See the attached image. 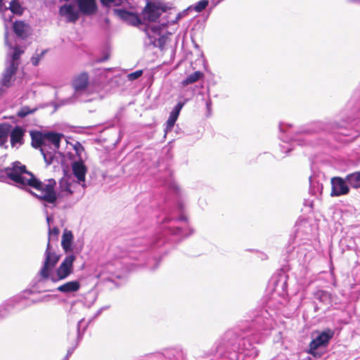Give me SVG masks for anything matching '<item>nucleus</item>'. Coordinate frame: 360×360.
Listing matches in <instances>:
<instances>
[{
	"label": "nucleus",
	"mask_w": 360,
	"mask_h": 360,
	"mask_svg": "<svg viewBox=\"0 0 360 360\" xmlns=\"http://www.w3.org/2000/svg\"><path fill=\"white\" fill-rule=\"evenodd\" d=\"M5 177L9 178L18 187L30 186L34 188L37 193L32 192V194L44 201L45 207L56 206L58 198L54 191L56 184L54 179H48L44 182L39 181L27 170L25 165L18 161L13 162L11 167L0 165V179Z\"/></svg>",
	"instance_id": "obj_1"
},
{
	"label": "nucleus",
	"mask_w": 360,
	"mask_h": 360,
	"mask_svg": "<svg viewBox=\"0 0 360 360\" xmlns=\"http://www.w3.org/2000/svg\"><path fill=\"white\" fill-rule=\"evenodd\" d=\"M32 146L39 148L46 165L53 163L63 134L56 132L42 133L38 131H30Z\"/></svg>",
	"instance_id": "obj_2"
},
{
	"label": "nucleus",
	"mask_w": 360,
	"mask_h": 360,
	"mask_svg": "<svg viewBox=\"0 0 360 360\" xmlns=\"http://www.w3.org/2000/svg\"><path fill=\"white\" fill-rule=\"evenodd\" d=\"M6 30H7L6 26ZM5 43L13 51L12 53L8 52L7 54L6 68L2 73V77L0 80V88L6 94L8 89L13 84L15 80L14 75H15L19 65L18 60L23 53V51L18 46L12 47L11 44L8 41V30L5 32Z\"/></svg>",
	"instance_id": "obj_3"
},
{
	"label": "nucleus",
	"mask_w": 360,
	"mask_h": 360,
	"mask_svg": "<svg viewBox=\"0 0 360 360\" xmlns=\"http://www.w3.org/2000/svg\"><path fill=\"white\" fill-rule=\"evenodd\" d=\"M165 27L161 26L160 22L158 25L148 27L146 30L147 38L145 40V44L157 47L162 51H164L169 39L168 33L164 31ZM169 35H171V33H169Z\"/></svg>",
	"instance_id": "obj_4"
},
{
	"label": "nucleus",
	"mask_w": 360,
	"mask_h": 360,
	"mask_svg": "<svg viewBox=\"0 0 360 360\" xmlns=\"http://www.w3.org/2000/svg\"><path fill=\"white\" fill-rule=\"evenodd\" d=\"M60 259V255H57L53 250L49 241L47 243L46 249L44 253V261L39 270L36 279L39 283L49 280L50 274L53 272V268Z\"/></svg>",
	"instance_id": "obj_5"
},
{
	"label": "nucleus",
	"mask_w": 360,
	"mask_h": 360,
	"mask_svg": "<svg viewBox=\"0 0 360 360\" xmlns=\"http://www.w3.org/2000/svg\"><path fill=\"white\" fill-rule=\"evenodd\" d=\"M76 257L73 254L67 255L59 266L50 274L49 280L53 283L66 279L73 273V263Z\"/></svg>",
	"instance_id": "obj_6"
},
{
	"label": "nucleus",
	"mask_w": 360,
	"mask_h": 360,
	"mask_svg": "<svg viewBox=\"0 0 360 360\" xmlns=\"http://www.w3.org/2000/svg\"><path fill=\"white\" fill-rule=\"evenodd\" d=\"M331 193L332 197H338L345 195L349 193V188L347 184L345 179L339 176H335L331 178Z\"/></svg>",
	"instance_id": "obj_7"
},
{
	"label": "nucleus",
	"mask_w": 360,
	"mask_h": 360,
	"mask_svg": "<svg viewBox=\"0 0 360 360\" xmlns=\"http://www.w3.org/2000/svg\"><path fill=\"white\" fill-rule=\"evenodd\" d=\"M8 10H10L12 13L18 15L22 14L23 11L18 0H4L2 3L0 13H3V18L5 21H11L12 20L11 14H8V16L6 15V12H8Z\"/></svg>",
	"instance_id": "obj_8"
},
{
	"label": "nucleus",
	"mask_w": 360,
	"mask_h": 360,
	"mask_svg": "<svg viewBox=\"0 0 360 360\" xmlns=\"http://www.w3.org/2000/svg\"><path fill=\"white\" fill-rule=\"evenodd\" d=\"M333 335L334 332L330 329H327L321 332L310 342L309 352L312 354L313 351L317 349L318 348L326 346Z\"/></svg>",
	"instance_id": "obj_9"
},
{
	"label": "nucleus",
	"mask_w": 360,
	"mask_h": 360,
	"mask_svg": "<svg viewBox=\"0 0 360 360\" xmlns=\"http://www.w3.org/2000/svg\"><path fill=\"white\" fill-rule=\"evenodd\" d=\"M73 239L72 232L65 229L62 236L61 246L67 254L72 252L79 253L81 251V248L72 246Z\"/></svg>",
	"instance_id": "obj_10"
},
{
	"label": "nucleus",
	"mask_w": 360,
	"mask_h": 360,
	"mask_svg": "<svg viewBox=\"0 0 360 360\" xmlns=\"http://www.w3.org/2000/svg\"><path fill=\"white\" fill-rule=\"evenodd\" d=\"M25 129L20 126L11 127L9 133L11 145L12 147L19 148L24 143V136Z\"/></svg>",
	"instance_id": "obj_11"
},
{
	"label": "nucleus",
	"mask_w": 360,
	"mask_h": 360,
	"mask_svg": "<svg viewBox=\"0 0 360 360\" xmlns=\"http://www.w3.org/2000/svg\"><path fill=\"white\" fill-rule=\"evenodd\" d=\"M60 15L65 16L68 22H75L79 17V10L78 11L75 6L72 4H65L62 6L59 10Z\"/></svg>",
	"instance_id": "obj_12"
},
{
	"label": "nucleus",
	"mask_w": 360,
	"mask_h": 360,
	"mask_svg": "<svg viewBox=\"0 0 360 360\" xmlns=\"http://www.w3.org/2000/svg\"><path fill=\"white\" fill-rule=\"evenodd\" d=\"M72 168L73 174L77 178L78 184H81L82 187H84L86 167L84 162L82 160L74 162Z\"/></svg>",
	"instance_id": "obj_13"
},
{
	"label": "nucleus",
	"mask_w": 360,
	"mask_h": 360,
	"mask_svg": "<svg viewBox=\"0 0 360 360\" xmlns=\"http://www.w3.org/2000/svg\"><path fill=\"white\" fill-rule=\"evenodd\" d=\"M115 13L122 20L130 25H138L141 24L139 17L132 12H129L124 9H115Z\"/></svg>",
	"instance_id": "obj_14"
},
{
	"label": "nucleus",
	"mask_w": 360,
	"mask_h": 360,
	"mask_svg": "<svg viewBox=\"0 0 360 360\" xmlns=\"http://www.w3.org/2000/svg\"><path fill=\"white\" fill-rule=\"evenodd\" d=\"M79 11L84 15L94 14L96 9L95 0H77Z\"/></svg>",
	"instance_id": "obj_15"
},
{
	"label": "nucleus",
	"mask_w": 360,
	"mask_h": 360,
	"mask_svg": "<svg viewBox=\"0 0 360 360\" xmlns=\"http://www.w3.org/2000/svg\"><path fill=\"white\" fill-rule=\"evenodd\" d=\"M184 105V103L179 102L170 112L169 118L166 122V132L171 131Z\"/></svg>",
	"instance_id": "obj_16"
},
{
	"label": "nucleus",
	"mask_w": 360,
	"mask_h": 360,
	"mask_svg": "<svg viewBox=\"0 0 360 360\" xmlns=\"http://www.w3.org/2000/svg\"><path fill=\"white\" fill-rule=\"evenodd\" d=\"M81 284L78 281H71L66 282L58 287L56 290L65 295L77 292L79 290Z\"/></svg>",
	"instance_id": "obj_17"
},
{
	"label": "nucleus",
	"mask_w": 360,
	"mask_h": 360,
	"mask_svg": "<svg viewBox=\"0 0 360 360\" xmlns=\"http://www.w3.org/2000/svg\"><path fill=\"white\" fill-rule=\"evenodd\" d=\"M89 83V76L87 73L82 72L75 78L72 82L73 87L76 92L84 90Z\"/></svg>",
	"instance_id": "obj_18"
},
{
	"label": "nucleus",
	"mask_w": 360,
	"mask_h": 360,
	"mask_svg": "<svg viewBox=\"0 0 360 360\" xmlns=\"http://www.w3.org/2000/svg\"><path fill=\"white\" fill-rule=\"evenodd\" d=\"M164 356L169 360H185L186 354L183 349L179 347L169 348L165 350Z\"/></svg>",
	"instance_id": "obj_19"
},
{
	"label": "nucleus",
	"mask_w": 360,
	"mask_h": 360,
	"mask_svg": "<svg viewBox=\"0 0 360 360\" xmlns=\"http://www.w3.org/2000/svg\"><path fill=\"white\" fill-rule=\"evenodd\" d=\"M11 125L8 123L0 124V146L7 147L8 139L11 131Z\"/></svg>",
	"instance_id": "obj_20"
},
{
	"label": "nucleus",
	"mask_w": 360,
	"mask_h": 360,
	"mask_svg": "<svg viewBox=\"0 0 360 360\" xmlns=\"http://www.w3.org/2000/svg\"><path fill=\"white\" fill-rule=\"evenodd\" d=\"M185 11L183 13H179L175 15L174 18H172V13H167L166 11V14L159 20L158 22L160 23V25L162 27H167L169 24H175L184 15Z\"/></svg>",
	"instance_id": "obj_21"
},
{
	"label": "nucleus",
	"mask_w": 360,
	"mask_h": 360,
	"mask_svg": "<svg viewBox=\"0 0 360 360\" xmlns=\"http://www.w3.org/2000/svg\"><path fill=\"white\" fill-rule=\"evenodd\" d=\"M75 183L69 181L68 180L63 179L60 182V194L62 196H68L74 193L73 187Z\"/></svg>",
	"instance_id": "obj_22"
},
{
	"label": "nucleus",
	"mask_w": 360,
	"mask_h": 360,
	"mask_svg": "<svg viewBox=\"0 0 360 360\" xmlns=\"http://www.w3.org/2000/svg\"><path fill=\"white\" fill-rule=\"evenodd\" d=\"M13 28L15 34L22 38L25 37L29 31V26L22 21H16Z\"/></svg>",
	"instance_id": "obj_23"
},
{
	"label": "nucleus",
	"mask_w": 360,
	"mask_h": 360,
	"mask_svg": "<svg viewBox=\"0 0 360 360\" xmlns=\"http://www.w3.org/2000/svg\"><path fill=\"white\" fill-rule=\"evenodd\" d=\"M347 183L352 188H360V172H356L347 174L345 177Z\"/></svg>",
	"instance_id": "obj_24"
},
{
	"label": "nucleus",
	"mask_w": 360,
	"mask_h": 360,
	"mask_svg": "<svg viewBox=\"0 0 360 360\" xmlns=\"http://www.w3.org/2000/svg\"><path fill=\"white\" fill-rule=\"evenodd\" d=\"M204 77V74L200 71H195V72L189 75L185 79L181 82L183 86H187L191 84H193L202 79Z\"/></svg>",
	"instance_id": "obj_25"
},
{
	"label": "nucleus",
	"mask_w": 360,
	"mask_h": 360,
	"mask_svg": "<svg viewBox=\"0 0 360 360\" xmlns=\"http://www.w3.org/2000/svg\"><path fill=\"white\" fill-rule=\"evenodd\" d=\"M178 212L179 213V217L176 218L173 216L167 217L165 220V222L167 221H174V223L178 221H186L187 218L184 213V205L181 202H179L177 205Z\"/></svg>",
	"instance_id": "obj_26"
},
{
	"label": "nucleus",
	"mask_w": 360,
	"mask_h": 360,
	"mask_svg": "<svg viewBox=\"0 0 360 360\" xmlns=\"http://www.w3.org/2000/svg\"><path fill=\"white\" fill-rule=\"evenodd\" d=\"M315 297L323 303H329L331 300L330 294L325 290H319L315 294Z\"/></svg>",
	"instance_id": "obj_27"
},
{
	"label": "nucleus",
	"mask_w": 360,
	"mask_h": 360,
	"mask_svg": "<svg viewBox=\"0 0 360 360\" xmlns=\"http://www.w3.org/2000/svg\"><path fill=\"white\" fill-rule=\"evenodd\" d=\"M168 231L173 235L177 236H187L188 234L185 233V230L183 227H180L179 226H171L167 227Z\"/></svg>",
	"instance_id": "obj_28"
},
{
	"label": "nucleus",
	"mask_w": 360,
	"mask_h": 360,
	"mask_svg": "<svg viewBox=\"0 0 360 360\" xmlns=\"http://www.w3.org/2000/svg\"><path fill=\"white\" fill-rule=\"evenodd\" d=\"M60 233V230L57 227L49 228V243L51 244V240H58V236Z\"/></svg>",
	"instance_id": "obj_29"
},
{
	"label": "nucleus",
	"mask_w": 360,
	"mask_h": 360,
	"mask_svg": "<svg viewBox=\"0 0 360 360\" xmlns=\"http://www.w3.org/2000/svg\"><path fill=\"white\" fill-rule=\"evenodd\" d=\"M35 110V108L30 109L27 106H23L18 111L17 115L20 117H25L29 114L33 113Z\"/></svg>",
	"instance_id": "obj_30"
},
{
	"label": "nucleus",
	"mask_w": 360,
	"mask_h": 360,
	"mask_svg": "<svg viewBox=\"0 0 360 360\" xmlns=\"http://www.w3.org/2000/svg\"><path fill=\"white\" fill-rule=\"evenodd\" d=\"M208 5V1L207 0H200L197 4H195L193 6V8L197 12H201L203 11L207 6Z\"/></svg>",
	"instance_id": "obj_31"
},
{
	"label": "nucleus",
	"mask_w": 360,
	"mask_h": 360,
	"mask_svg": "<svg viewBox=\"0 0 360 360\" xmlns=\"http://www.w3.org/2000/svg\"><path fill=\"white\" fill-rule=\"evenodd\" d=\"M46 51H42L40 53H36L32 58L31 62L33 65L37 66L39 63V61L43 58Z\"/></svg>",
	"instance_id": "obj_32"
},
{
	"label": "nucleus",
	"mask_w": 360,
	"mask_h": 360,
	"mask_svg": "<svg viewBox=\"0 0 360 360\" xmlns=\"http://www.w3.org/2000/svg\"><path fill=\"white\" fill-rule=\"evenodd\" d=\"M143 75V70H136L134 72H131L127 75L129 80L134 81L138 78H139Z\"/></svg>",
	"instance_id": "obj_33"
},
{
	"label": "nucleus",
	"mask_w": 360,
	"mask_h": 360,
	"mask_svg": "<svg viewBox=\"0 0 360 360\" xmlns=\"http://www.w3.org/2000/svg\"><path fill=\"white\" fill-rule=\"evenodd\" d=\"M233 352H230V359L231 360H238V354L237 351H240V348L238 346L235 345H233Z\"/></svg>",
	"instance_id": "obj_34"
},
{
	"label": "nucleus",
	"mask_w": 360,
	"mask_h": 360,
	"mask_svg": "<svg viewBox=\"0 0 360 360\" xmlns=\"http://www.w3.org/2000/svg\"><path fill=\"white\" fill-rule=\"evenodd\" d=\"M51 298H52V296L51 295H46L41 297L37 300H32V303L36 304V303H39V302H49L51 300Z\"/></svg>",
	"instance_id": "obj_35"
},
{
	"label": "nucleus",
	"mask_w": 360,
	"mask_h": 360,
	"mask_svg": "<svg viewBox=\"0 0 360 360\" xmlns=\"http://www.w3.org/2000/svg\"><path fill=\"white\" fill-rule=\"evenodd\" d=\"M280 139H281L283 141H284V142H285V143H287V142H288V141H297V142H298V144H299V145H302V143H301V139H299L298 137H297V136H294V137H292V136H290V137H284L283 136H281L280 137Z\"/></svg>",
	"instance_id": "obj_36"
},
{
	"label": "nucleus",
	"mask_w": 360,
	"mask_h": 360,
	"mask_svg": "<svg viewBox=\"0 0 360 360\" xmlns=\"http://www.w3.org/2000/svg\"><path fill=\"white\" fill-rule=\"evenodd\" d=\"M82 321H83V320L82 319L77 323V339H78V340H79L81 339L80 326H81Z\"/></svg>",
	"instance_id": "obj_37"
},
{
	"label": "nucleus",
	"mask_w": 360,
	"mask_h": 360,
	"mask_svg": "<svg viewBox=\"0 0 360 360\" xmlns=\"http://www.w3.org/2000/svg\"><path fill=\"white\" fill-rule=\"evenodd\" d=\"M286 127H291V125H287V124H281L280 126H279L280 131L281 132L285 131V130H286L285 128Z\"/></svg>",
	"instance_id": "obj_38"
},
{
	"label": "nucleus",
	"mask_w": 360,
	"mask_h": 360,
	"mask_svg": "<svg viewBox=\"0 0 360 360\" xmlns=\"http://www.w3.org/2000/svg\"><path fill=\"white\" fill-rule=\"evenodd\" d=\"M77 345H78V344L77 343V345H76L73 348H70V349H69L68 350L67 354H66V356H65L67 358H69V357L72 355V352H73L74 349H75V347L77 346Z\"/></svg>",
	"instance_id": "obj_39"
},
{
	"label": "nucleus",
	"mask_w": 360,
	"mask_h": 360,
	"mask_svg": "<svg viewBox=\"0 0 360 360\" xmlns=\"http://www.w3.org/2000/svg\"><path fill=\"white\" fill-rule=\"evenodd\" d=\"M109 58V56L108 55H105L104 57L100 58L98 60V62H100V63H102V62H104L105 60H107Z\"/></svg>",
	"instance_id": "obj_40"
},
{
	"label": "nucleus",
	"mask_w": 360,
	"mask_h": 360,
	"mask_svg": "<svg viewBox=\"0 0 360 360\" xmlns=\"http://www.w3.org/2000/svg\"><path fill=\"white\" fill-rule=\"evenodd\" d=\"M75 149L77 152L78 153L79 151V149L83 150L82 146L79 143H77V146H75Z\"/></svg>",
	"instance_id": "obj_41"
},
{
	"label": "nucleus",
	"mask_w": 360,
	"mask_h": 360,
	"mask_svg": "<svg viewBox=\"0 0 360 360\" xmlns=\"http://www.w3.org/2000/svg\"><path fill=\"white\" fill-rule=\"evenodd\" d=\"M51 220H52V216L47 214L46 215V221L49 225V228L50 227V223H51Z\"/></svg>",
	"instance_id": "obj_42"
},
{
	"label": "nucleus",
	"mask_w": 360,
	"mask_h": 360,
	"mask_svg": "<svg viewBox=\"0 0 360 360\" xmlns=\"http://www.w3.org/2000/svg\"><path fill=\"white\" fill-rule=\"evenodd\" d=\"M6 304H7L8 307H14L13 300H8L6 302Z\"/></svg>",
	"instance_id": "obj_43"
},
{
	"label": "nucleus",
	"mask_w": 360,
	"mask_h": 360,
	"mask_svg": "<svg viewBox=\"0 0 360 360\" xmlns=\"http://www.w3.org/2000/svg\"><path fill=\"white\" fill-rule=\"evenodd\" d=\"M211 104H212V103H211L210 99H209L206 101V106H207L208 111L210 110Z\"/></svg>",
	"instance_id": "obj_44"
},
{
	"label": "nucleus",
	"mask_w": 360,
	"mask_h": 360,
	"mask_svg": "<svg viewBox=\"0 0 360 360\" xmlns=\"http://www.w3.org/2000/svg\"><path fill=\"white\" fill-rule=\"evenodd\" d=\"M6 94L3 91V89L0 88V99L5 95Z\"/></svg>",
	"instance_id": "obj_45"
},
{
	"label": "nucleus",
	"mask_w": 360,
	"mask_h": 360,
	"mask_svg": "<svg viewBox=\"0 0 360 360\" xmlns=\"http://www.w3.org/2000/svg\"><path fill=\"white\" fill-rule=\"evenodd\" d=\"M309 131L308 130H302V131H300L297 132V134H304V133H308Z\"/></svg>",
	"instance_id": "obj_46"
},
{
	"label": "nucleus",
	"mask_w": 360,
	"mask_h": 360,
	"mask_svg": "<svg viewBox=\"0 0 360 360\" xmlns=\"http://www.w3.org/2000/svg\"><path fill=\"white\" fill-rule=\"evenodd\" d=\"M292 150L291 148H288L287 150L285 151V153H288Z\"/></svg>",
	"instance_id": "obj_47"
},
{
	"label": "nucleus",
	"mask_w": 360,
	"mask_h": 360,
	"mask_svg": "<svg viewBox=\"0 0 360 360\" xmlns=\"http://www.w3.org/2000/svg\"><path fill=\"white\" fill-rule=\"evenodd\" d=\"M4 0H0V10L1 9V7H2V3Z\"/></svg>",
	"instance_id": "obj_48"
},
{
	"label": "nucleus",
	"mask_w": 360,
	"mask_h": 360,
	"mask_svg": "<svg viewBox=\"0 0 360 360\" xmlns=\"http://www.w3.org/2000/svg\"><path fill=\"white\" fill-rule=\"evenodd\" d=\"M353 1L360 3V0H353Z\"/></svg>",
	"instance_id": "obj_49"
},
{
	"label": "nucleus",
	"mask_w": 360,
	"mask_h": 360,
	"mask_svg": "<svg viewBox=\"0 0 360 360\" xmlns=\"http://www.w3.org/2000/svg\"><path fill=\"white\" fill-rule=\"evenodd\" d=\"M68 359H69V358H67L66 356H65L63 360H68Z\"/></svg>",
	"instance_id": "obj_50"
}]
</instances>
